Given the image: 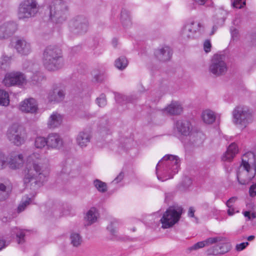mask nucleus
<instances>
[{
	"label": "nucleus",
	"mask_w": 256,
	"mask_h": 256,
	"mask_svg": "<svg viewBox=\"0 0 256 256\" xmlns=\"http://www.w3.org/2000/svg\"><path fill=\"white\" fill-rule=\"evenodd\" d=\"M124 172H121L118 174V176L114 178V182H115V183L116 184H118V183L119 182H121L124 178Z\"/></svg>",
	"instance_id": "obj_52"
},
{
	"label": "nucleus",
	"mask_w": 256,
	"mask_h": 256,
	"mask_svg": "<svg viewBox=\"0 0 256 256\" xmlns=\"http://www.w3.org/2000/svg\"><path fill=\"white\" fill-rule=\"evenodd\" d=\"M204 51L208 53L210 51L211 44L209 40H206L204 42Z\"/></svg>",
	"instance_id": "obj_49"
},
{
	"label": "nucleus",
	"mask_w": 256,
	"mask_h": 256,
	"mask_svg": "<svg viewBox=\"0 0 256 256\" xmlns=\"http://www.w3.org/2000/svg\"><path fill=\"white\" fill-rule=\"evenodd\" d=\"M202 118L204 122L208 124H212L216 120L214 112L208 110H206L202 112Z\"/></svg>",
	"instance_id": "obj_35"
},
{
	"label": "nucleus",
	"mask_w": 256,
	"mask_h": 256,
	"mask_svg": "<svg viewBox=\"0 0 256 256\" xmlns=\"http://www.w3.org/2000/svg\"><path fill=\"white\" fill-rule=\"evenodd\" d=\"M89 23L83 16H78L72 19L69 24L70 30L76 34H85L88 30Z\"/></svg>",
	"instance_id": "obj_12"
},
{
	"label": "nucleus",
	"mask_w": 256,
	"mask_h": 256,
	"mask_svg": "<svg viewBox=\"0 0 256 256\" xmlns=\"http://www.w3.org/2000/svg\"><path fill=\"white\" fill-rule=\"evenodd\" d=\"M236 199H237V198L236 197H232V198H230L226 202V206L228 207L229 208H232V204L234 202L236 201Z\"/></svg>",
	"instance_id": "obj_53"
},
{
	"label": "nucleus",
	"mask_w": 256,
	"mask_h": 256,
	"mask_svg": "<svg viewBox=\"0 0 256 256\" xmlns=\"http://www.w3.org/2000/svg\"><path fill=\"white\" fill-rule=\"evenodd\" d=\"M195 210L192 207H190L188 211V216L190 218H193L194 216Z\"/></svg>",
	"instance_id": "obj_55"
},
{
	"label": "nucleus",
	"mask_w": 256,
	"mask_h": 256,
	"mask_svg": "<svg viewBox=\"0 0 256 256\" xmlns=\"http://www.w3.org/2000/svg\"><path fill=\"white\" fill-rule=\"evenodd\" d=\"M2 83L8 87L21 86L26 83V76L22 72L18 71L11 72L6 74Z\"/></svg>",
	"instance_id": "obj_13"
},
{
	"label": "nucleus",
	"mask_w": 256,
	"mask_h": 256,
	"mask_svg": "<svg viewBox=\"0 0 256 256\" xmlns=\"http://www.w3.org/2000/svg\"><path fill=\"white\" fill-rule=\"evenodd\" d=\"M6 246V241L4 240L0 239V250Z\"/></svg>",
	"instance_id": "obj_56"
},
{
	"label": "nucleus",
	"mask_w": 256,
	"mask_h": 256,
	"mask_svg": "<svg viewBox=\"0 0 256 256\" xmlns=\"http://www.w3.org/2000/svg\"><path fill=\"white\" fill-rule=\"evenodd\" d=\"M180 160L178 156L167 154L158 162L156 166L158 178L162 182L172 178L180 168Z\"/></svg>",
	"instance_id": "obj_2"
},
{
	"label": "nucleus",
	"mask_w": 256,
	"mask_h": 256,
	"mask_svg": "<svg viewBox=\"0 0 256 256\" xmlns=\"http://www.w3.org/2000/svg\"><path fill=\"white\" fill-rule=\"evenodd\" d=\"M94 78L97 82H101L103 80H104L106 78V76L104 74L100 73L99 74H96Z\"/></svg>",
	"instance_id": "obj_48"
},
{
	"label": "nucleus",
	"mask_w": 256,
	"mask_h": 256,
	"mask_svg": "<svg viewBox=\"0 0 256 256\" xmlns=\"http://www.w3.org/2000/svg\"><path fill=\"white\" fill-rule=\"evenodd\" d=\"M228 214L229 216H232L234 214V208H229L227 211Z\"/></svg>",
	"instance_id": "obj_58"
},
{
	"label": "nucleus",
	"mask_w": 256,
	"mask_h": 256,
	"mask_svg": "<svg viewBox=\"0 0 256 256\" xmlns=\"http://www.w3.org/2000/svg\"><path fill=\"white\" fill-rule=\"evenodd\" d=\"M217 29H218V26H216V25L212 27V31L210 32V34L211 35L214 34V32L217 30Z\"/></svg>",
	"instance_id": "obj_59"
},
{
	"label": "nucleus",
	"mask_w": 256,
	"mask_h": 256,
	"mask_svg": "<svg viewBox=\"0 0 256 256\" xmlns=\"http://www.w3.org/2000/svg\"><path fill=\"white\" fill-rule=\"evenodd\" d=\"M117 225L118 223L116 222H111L110 224L107 226V229L110 233L116 237L117 240L122 241H126L129 240L128 236H118L117 235Z\"/></svg>",
	"instance_id": "obj_33"
},
{
	"label": "nucleus",
	"mask_w": 256,
	"mask_h": 256,
	"mask_svg": "<svg viewBox=\"0 0 256 256\" xmlns=\"http://www.w3.org/2000/svg\"><path fill=\"white\" fill-rule=\"evenodd\" d=\"M251 218H256V214L254 213H252L251 215Z\"/></svg>",
	"instance_id": "obj_63"
},
{
	"label": "nucleus",
	"mask_w": 256,
	"mask_h": 256,
	"mask_svg": "<svg viewBox=\"0 0 256 256\" xmlns=\"http://www.w3.org/2000/svg\"><path fill=\"white\" fill-rule=\"evenodd\" d=\"M164 110L170 115H178L182 112V108L178 102H172Z\"/></svg>",
	"instance_id": "obj_29"
},
{
	"label": "nucleus",
	"mask_w": 256,
	"mask_h": 256,
	"mask_svg": "<svg viewBox=\"0 0 256 256\" xmlns=\"http://www.w3.org/2000/svg\"><path fill=\"white\" fill-rule=\"evenodd\" d=\"M62 122V116L57 112H54L50 116L47 125L49 128H54L60 126Z\"/></svg>",
	"instance_id": "obj_27"
},
{
	"label": "nucleus",
	"mask_w": 256,
	"mask_h": 256,
	"mask_svg": "<svg viewBox=\"0 0 256 256\" xmlns=\"http://www.w3.org/2000/svg\"><path fill=\"white\" fill-rule=\"evenodd\" d=\"M112 44H113L114 46H116L117 44V41H116V39H113V40H112Z\"/></svg>",
	"instance_id": "obj_62"
},
{
	"label": "nucleus",
	"mask_w": 256,
	"mask_h": 256,
	"mask_svg": "<svg viewBox=\"0 0 256 256\" xmlns=\"http://www.w3.org/2000/svg\"><path fill=\"white\" fill-rule=\"evenodd\" d=\"M12 190V186L8 180L0 182V201L6 200L9 196Z\"/></svg>",
	"instance_id": "obj_25"
},
{
	"label": "nucleus",
	"mask_w": 256,
	"mask_h": 256,
	"mask_svg": "<svg viewBox=\"0 0 256 256\" xmlns=\"http://www.w3.org/2000/svg\"><path fill=\"white\" fill-rule=\"evenodd\" d=\"M224 20H225V18H220V24H219V25H222L224 22Z\"/></svg>",
	"instance_id": "obj_60"
},
{
	"label": "nucleus",
	"mask_w": 256,
	"mask_h": 256,
	"mask_svg": "<svg viewBox=\"0 0 256 256\" xmlns=\"http://www.w3.org/2000/svg\"><path fill=\"white\" fill-rule=\"evenodd\" d=\"M244 216L247 217L248 220L251 219L250 213L248 211H246L244 212Z\"/></svg>",
	"instance_id": "obj_57"
},
{
	"label": "nucleus",
	"mask_w": 256,
	"mask_h": 256,
	"mask_svg": "<svg viewBox=\"0 0 256 256\" xmlns=\"http://www.w3.org/2000/svg\"><path fill=\"white\" fill-rule=\"evenodd\" d=\"M65 94L63 90L55 89L48 92L47 98L48 101L50 102H60L64 100Z\"/></svg>",
	"instance_id": "obj_23"
},
{
	"label": "nucleus",
	"mask_w": 256,
	"mask_h": 256,
	"mask_svg": "<svg viewBox=\"0 0 256 256\" xmlns=\"http://www.w3.org/2000/svg\"><path fill=\"white\" fill-rule=\"evenodd\" d=\"M20 110L24 112L35 113L38 110L36 102L33 98L26 99L20 105Z\"/></svg>",
	"instance_id": "obj_18"
},
{
	"label": "nucleus",
	"mask_w": 256,
	"mask_h": 256,
	"mask_svg": "<svg viewBox=\"0 0 256 256\" xmlns=\"http://www.w3.org/2000/svg\"><path fill=\"white\" fill-rule=\"evenodd\" d=\"M24 163L22 154L16 152L11 153L8 158V164L12 169L16 170L21 168Z\"/></svg>",
	"instance_id": "obj_17"
},
{
	"label": "nucleus",
	"mask_w": 256,
	"mask_h": 256,
	"mask_svg": "<svg viewBox=\"0 0 256 256\" xmlns=\"http://www.w3.org/2000/svg\"><path fill=\"white\" fill-rule=\"evenodd\" d=\"M8 158L6 155L0 152V170L4 169L8 164Z\"/></svg>",
	"instance_id": "obj_43"
},
{
	"label": "nucleus",
	"mask_w": 256,
	"mask_h": 256,
	"mask_svg": "<svg viewBox=\"0 0 256 256\" xmlns=\"http://www.w3.org/2000/svg\"><path fill=\"white\" fill-rule=\"evenodd\" d=\"M128 61L125 56H122L115 61V66L119 70H122L128 66Z\"/></svg>",
	"instance_id": "obj_36"
},
{
	"label": "nucleus",
	"mask_w": 256,
	"mask_h": 256,
	"mask_svg": "<svg viewBox=\"0 0 256 256\" xmlns=\"http://www.w3.org/2000/svg\"><path fill=\"white\" fill-rule=\"evenodd\" d=\"M232 3L234 7L241 8L246 5V0H232Z\"/></svg>",
	"instance_id": "obj_44"
},
{
	"label": "nucleus",
	"mask_w": 256,
	"mask_h": 256,
	"mask_svg": "<svg viewBox=\"0 0 256 256\" xmlns=\"http://www.w3.org/2000/svg\"><path fill=\"white\" fill-rule=\"evenodd\" d=\"M221 242H218V244L208 249L206 252L208 255H218L224 254L229 252L232 248V246L229 242L225 241V238ZM216 243H218L217 242Z\"/></svg>",
	"instance_id": "obj_14"
},
{
	"label": "nucleus",
	"mask_w": 256,
	"mask_h": 256,
	"mask_svg": "<svg viewBox=\"0 0 256 256\" xmlns=\"http://www.w3.org/2000/svg\"><path fill=\"white\" fill-rule=\"evenodd\" d=\"M256 164L254 154L251 152L244 154L242 157V162L237 171V179L240 184H248L255 176Z\"/></svg>",
	"instance_id": "obj_3"
},
{
	"label": "nucleus",
	"mask_w": 256,
	"mask_h": 256,
	"mask_svg": "<svg viewBox=\"0 0 256 256\" xmlns=\"http://www.w3.org/2000/svg\"><path fill=\"white\" fill-rule=\"evenodd\" d=\"M228 66L224 54H215L212 57L208 66V72L214 76H224L227 72Z\"/></svg>",
	"instance_id": "obj_8"
},
{
	"label": "nucleus",
	"mask_w": 256,
	"mask_h": 256,
	"mask_svg": "<svg viewBox=\"0 0 256 256\" xmlns=\"http://www.w3.org/2000/svg\"><path fill=\"white\" fill-rule=\"evenodd\" d=\"M154 56L160 61L166 62L169 60L172 56L170 48L165 46L156 49L154 52Z\"/></svg>",
	"instance_id": "obj_20"
},
{
	"label": "nucleus",
	"mask_w": 256,
	"mask_h": 256,
	"mask_svg": "<svg viewBox=\"0 0 256 256\" xmlns=\"http://www.w3.org/2000/svg\"><path fill=\"white\" fill-rule=\"evenodd\" d=\"M42 63L44 68L50 71L61 68L64 66L61 50L53 46L46 48L43 52Z\"/></svg>",
	"instance_id": "obj_4"
},
{
	"label": "nucleus",
	"mask_w": 256,
	"mask_h": 256,
	"mask_svg": "<svg viewBox=\"0 0 256 256\" xmlns=\"http://www.w3.org/2000/svg\"><path fill=\"white\" fill-rule=\"evenodd\" d=\"M255 236H250L247 238V240L248 241H252L254 240Z\"/></svg>",
	"instance_id": "obj_61"
},
{
	"label": "nucleus",
	"mask_w": 256,
	"mask_h": 256,
	"mask_svg": "<svg viewBox=\"0 0 256 256\" xmlns=\"http://www.w3.org/2000/svg\"><path fill=\"white\" fill-rule=\"evenodd\" d=\"M182 212L183 208L181 206L174 205L170 206L160 220L162 228H168L172 227L179 221Z\"/></svg>",
	"instance_id": "obj_7"
},
{
	"label": "nucleus",
	"mask_w": 256,
	"mask_h": 256,
	"mask_svg": "<svg viewBox=\"0 0 256 256\" xmlns=\"http://www.w3.org/2000/svg\"><path fill=\"white\" fill-rule=\"evenodd\" d=\"M25 230L20 229L17 227L14 228L11 231L12 236H16V242L19 244H22L26 242L25 240Z\"/></svg>",
	"instance_id": "obj_31"
},
{
	"label": "nucleus",
	"mask_w": 256,
	"mask_h": 256,
	"mask_svg": "<svg viewBox=\"0 0 256 256\" xmlns=\"http://www.w3.org/2000/svg\"><path fill=\"white\" fill-rule=\"evenodd\" d=\"M86 220L85 226H89L95 222L97 220V212L96 209L94 208H92L86 212V216L84 217Z\"/></svg>",
	"instance_id": "obj_32"
},
{
	"label": "nucleus",
	"mask_w": 256,
	"mask_h": 256,
	"mask_svg": "<svg viewBox=\"0 0 256 256\" xmlns=\"http://www.w3.org/2000/svg\"><path fill=\"white\" fill-rule=\"evenodd\" d=\"M249 194L251 196H256V184H253L250 186L249 189Z\"/></svg>",
	"instance_id": "obj_50"
},
{
	"label": "nucleus",
	"mask_w": 256,
	"mask_h": 256,
	"mask_svg": "<svg viewBox=\"0 0 256 256\" xmlns=\"http://www.w3.org/2000/svg\"><path fill=\"white\" fill-rule=\"evenodd\" d=\"M238 152V148L236 143H232L228 147L226 152L222 157L224 161H230Z\"/></svg>",
	"instance_id": "obj_28"
},
{
	"label": "nucleus",
	"mask_w": 256,
	"mask_h": 256,
	"mask_svg": "<svg viewBox=\"0 0 256 256\" xmlns=\"http://www.w3.org/2000/svg\"><path fill=\"white\" fill-rule=\"evenodd\" d=\"M224 239L222 236H216L212 238H209L205 240L199 242L194 244L192 246L188 248L190 251L194 250H197L199 248H202L206 246H209L217 242H221Z\"/></svg>",
	"instance_id": "obj_21"
},
{
	"label": "nucleus",
	"mask_w": 256,
	"mask_h": 256,
	"mask_svg": "<svg viewBox=\"0 0 256 256\" xmlns=\"http://www.w3.org/2000/svg\"><path fill=\"white\" fill-rule=\"evenodd\" d=\"M32 200L30 198L26 197L25 200L22 199V203L20 204L18 208V212H20L24 211L26 206L30 204Z\"/></svg>",
	"instance_id": "obj_41"
},
{
	"label": "nucleus",
	"mask_w": 256,
	"mask_h": 256,
	"mask_svg": "<svg viewBox=\"0 0 256 256\" xmlns=\"http://www.w3.org/2000/svg\"><path fill=\"white\" fill-rule=\"evenodd\" d=\"M39 10L36 0H23L19 4L18 17L19 20H26L34 17Z\"/></svg>",
	"instance_id": "obj_6"
},
{
	"label": "nucleus",
	"mask_w": 256,
	"mask_h": 256,
	"mask_svg": "<svg viewBox=\"0 0 256 256\" xmlns=\"http://www.w3.org/2000/svg\"><path fill=\"white\" fill-rule=\"evenodd\" d=\"M10 64V58L8 56H4L2 60V66H4V64L8 66Z\"/></svg>",
	"instance_id": "obj_54"
},
{
	"label": "nucleus",
	"mask_w": 256,
	"mask_h": 256,
	"mask_svg": "<svg viewBox=\"0 0 256 256\" xmlns=\"http://www.w3.org/2000/svg\"><path fill=\"white\" fill-rule=\"evenodd\" d=\"M142 90H140L141 92H145V91H146V90H145L142 86Z\"/></svg>",
	"instance_id": "obj_64"
},
{
	"label": "nucleus",
	"mask_w": 256,
	"mask_h": 256,
	"mask_svg": "<svg viewBox=\"0 0 256 256\" xmlns=\"http://www.w3.org/2000/svg\"><path fill=\"white\" fill-rule=\"evenodd\" d=\"M175 125L176 130L182 135L188 136L192 132V126L189 120H180L176 122Z\"/></svg>",
	"instance_id": "obj_16"
},
{
	"label": "nucleus",
	"mask_w": 256,
	"mask_h": 256,
	"mask_svg": "<svg viewBox=\"0 0 256 256\" xmlns=\"http://www.w3.org/2000/svg\"><path fill=\"white\" fill-rule=\"evenodd\" d=\"M17 30V26L14 22H8L0 25V40H5L12 36Z\"/></svg>",
	"instance_id": "obj_15"
},
{
	"label": "nucleus",
	"mask_w": 256,
	"mask_h": 256,
	"mask_svg": "<svg viewBox=\"0 0 256 256\" xmlns=\"http://www.w3.org/2000/svg\"><path fill=\"white\" fill-rule=\"evenodd\" d=\"M48 146L47 138L43 136H37L34 140V146L37 148H42L46 146Z\"/></svg>",
	"instance_id": "obj_38"
},
{
	"label": "nucleus",
	"mask_w": 256,
	"mask_h": 256,
	"mask_svg": "<svg viewBox=\"0 0 256 256\" xmlns=\"http://www.w3.org/2000/svg\"><path fill=\"white\" fill-rule=\"evenodd\" d=\"M14 48L17 52L22 55H28L31 52L30 43L24 38L18 39L16 40Z\"/></svg>",
	"instance_id": "obj_19"
},
{
	"label": "nucleus",
	"mask_w": 256,
	"mask_h": 256,
	"mask_svg": "<svg viewBox=\"0 0 256 256\" xmlns=\"http://www.w3.org/2000/svg\"><path fill=\"white\" fill-rule=\"evenodd\" d=\"M204 25L200 22L190 20L186 22L182 30V36L184 39L194 38L202 33Z\"/></svg>",
	"instance_id": "obj_10"
},
{
	"label": "nucleus",
	"mask_w": 256,
	"mask_h": 256,
	"mask_svg": "<svg viewBox=\"0 0 256 256\" xmlns=\"http://www.w3.org/2000/svg\"><path fill=\"white\" fill-rule=\"evenodd\" d=\"M50 18L54 22L62 23L67 18L68 6L62 0H54L49 6Z\"/></svg>",
	"instance_id": "obj_5"
},
{
	"label": "nucleus",
	"mask_w": 256,
	"mask_h": 256,
	"mask_svg": "<svg viewBox=\"0 0 256 256\" xmlns=\"http://www.w3.org/2000/svg\"><path fill=\"white\" fill-rule=\"evenodd\" d=\"M48 146L52 148H60L62 146V140L57 134L52 133L47 138Z\"/></svg>",
	"instance_id": "obj_22"
},
{
	"label": "nucleus",
	"mask_w": 256,
	"mask_h": 256,
	"mask_svg": "<svg viewBox=\"0 0 256 256\" xmlns=\"http://www.w3.org/2000/svg\"><path fill=\"white\" fill-rule=\"evenodd\" d=\"M192 184V180L188 176H186L184 178L182 184L184 188H187L189 187Z\"/></svg>",
	"instance_id": "obj_45"
},
{
	"label": "nucleus",
	"mask_w": 256,
	"mask_h": 256,
	"mask_svg": "<svg viewBox=\"0 0 256 256\" xmlns=\"http://www.w3.org/2000/svg\"><path fill=\"white\" fill-rule=\"evenodd\" d=\"M204 136L201 132H192L190 135V142L194 146H199L204 142Z\"/></svg>",
	"instance_id": "obj_30"
},
{
	"label": "nucleus",
	"mask_w": 256,
	"mask_h": 256,
	"mask_svg": "<svg viewBox=\"0 0 256 256\" xmlns=\"http://www.w3.org/2000/svg\"><path fill=\"white\" fill-rule=\"evenodd\" d=\"M32 80L34 82H38L42 80V77L40 75V73L36 74L33 75L32 78Z\"/></svg>",
	"instance_id": "obj_51"
},
{
	"label": "nucleus",
	"mask_w": 256,
	"mask_h": 256,
	"mask_svg": "<svg viewBox=\"0 0 256 256\" xmlns=\"http://www.w3.org/2000/svg\"><path fill=\"white\" fill-rule=\"evenodd\" d=\"M92 138L91 134L88 131H82L78 133L76 138L77 144L80 148L86 147L90 143Z\"/></svg>",
	"instance_id": "obj_24"
},
{
	"label": "nucleus",
	"mask_w": 256,
	"mask_h": 256,
	"mask_svg": "<svg viewBox=\"0 0 256 256\" xmlns=\"http://www.w3.org/2000/svg\"><path fill=\"white\" fill-rule=\"evenodd\" d=\"M70 240L71 244L76 247L79 246L82 242V237L78 233H72L70 236Z\"/></svg>",
	"instance_id": "obj_39"
},
{
	"label": "nucleus",
	"mask_w": 256,
	"mask_h": 256,
	"mask_svg": "<svg viewBox=\"0 0 256 256\" xmlns=\"http://www.w3.org/2000/svg\"><path fill=\"white\" fill-rule=\"evenodd\" d=\"M6 136L12 143L16 146H20L25 142L26 132L23 126L14 124L8 130Z\"/></svg>",
	"instance_id": "obj_9"
},
{
	"label": "nucleus",
	"mask_w": 256,
	"mask_h": 256,
	"mask_svg": "<svg viewBox=\"0 0 256 256\" xmlns=\"http://www.w3.org/2000/svg\"><path fill=\"white\" fill-rule=\"evenodd\" d=\"M47 160L37 153H33L28 159L23 171V181L26 186L36 190L46 180V171Z\"/></svg>",
	"instance_id": "obj_1"
},
{
	"label": "nucleus",
	"mask_w": 256,
	"mask_h": 256,
	"mask_svg": "<svg viewBox=\"0 0 256 256\" xmlns=\"http://www.w3.org/2000/svg\"><path fill=\"white\" fill-rule=\"evenodd\" d=\"M96 103L100 107H104L106 104V95L102 94L96 100Z\"/></svg>",
	"instance_id": "obj_42"
},
{
	"label": "nucleus",
	"mask_w": 256,
	"mask_h": 256,
	"mask_svg": "<svg viewBox=\"0 0 256 256\" xmlns=\"http://www.w3.org/2000/svg\"><path fill=\"white\" fill-rule=\"evenodd\" d=\"M114 98L116 102L122 105L128 103H134L138 99L135 95L127 96L118 92L114 93Z\"/></svg>",
	"instance_id": "obj_26"
},
{
	"label": "nucleus",
	"mask_w": 256,
	"mask_h": 256,
	"mask_svg": "<svg viewBox=\"0 0 256 256\" xmlns=\"http://www.w3.org/2000/svg\"><path fill=\"white\" fill-rule=\"evenodd\" d=\"M252 120V114L246 108L237 106L232 111V122L236 124L246 126Z\"/></svg>",
	"instance_id": "obj_11"
},
{
	"label": "nucleus",
	"mask_w": 256,
	"mask_h": 256,
	"mask_svg": "<svg viewBox=\"0 0 256 256\" xmlns=\"http://www.w3.org/2000/svg\"><path fill=\"white\" fill-rule=\"evenodd\" d=\"M94 186L100 192H104L107 190L106 184L99 180H96L94 182Z\"/></svg>",
	"instance_id": "obj_40"
},
{
	"label": "nucleus",
	"mask_w": 256,
	"mask_h": 256,
	"mask_svg": "<svg viewBox=\"0 0 256 256\" xmlns=\"http://www.w3.org/2000/svg\"><path fill=\"white\" fill-rule=\"evenodd\" d=\"M248 244L249 243L248 242H242L240 244H238L236 246V248L238 251H241L244 250Z\"/></svg>",
	"instance_id": "obj_46"
},
{
	"label": "nucleus",
	"mask_w": 256,
	"mask_h": 256,
	"mask_svg": "<svg viewBox=\"0 0 256 256\" xmlns=\"http://www.w3.org/2000/svg\"><path fill=\"white\" fill-rule=\"evenodd\" d=\"M230 32L232 38L234 40L238 36V30L234 27L232 26L230 28Z\"/></svg>",
	"instance_id": "obj_47"
},
{
	"label": "nucleus",
	"mask_w": 256,
	"mask_h": 256,
	"mask_svg": "<svg viewBox=\"0 0 256 256\" xmlns=\"http://www.w3.org/2000/svg\"><path fill=\"white\" fill-rule=\"evenodd\" d=\"M9 102L8 94L6 91L0 89V104L6 106L9 104Z\"/></svg>",
	"instance_id": "obj_37"
},
{
	"label": "nucleus",
	"mask_w": 256,
	"mask_h": 256,
	"mask_svg": "<svg viewBox=\"0 0 256 256\" xmlns=\"http://www.w3.org/2000/svg\"><path fill=\"white\" fill-rule=\"evenodd\" d=\"M120 20L124 27H128L131 25L129 12L126 9L123 8L121 11Z\"/></svg>",
	"instance_id": "obj_34"
}]
</instances>
